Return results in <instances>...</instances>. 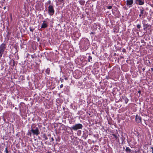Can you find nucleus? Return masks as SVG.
<instances>
[{
	"mask_svg": "<svg viewBox=\"0 0 153 153\" xmlns=\"http://www.w3.org/2000/svg\"><path fill=\"white\" fill-rule=\"evenodd\" d=\"M151 149H152V153H153V147H152L151 148Z\"/></svg>",
	"mask_w": 153,
	"mask_h": 153,
	"instance_id": "21",
	"label": "nucleus"
},
{
	"mask_svg": "<svg viewBox=\"0 0 153 153\" xmlns=\"http://www.w3.org/2000/svg\"><path fill=\"white\" fill-rule=\"evenodd\" d=\"M112 6H109L108 7V9H111V8H112Z\"/></svg>",
	"mask_w": 153,
	"mask_h": 153,
	"instance_id": "16",
	"label": "nucleus"
},
{
	"mask_svg": "<svg viewBox=\"0 0 153 153\" xmlns=\"http://www.w3.org/2000/svg\"><path fill=\"white\" fill-rule=\"evenodd\" d=\"M51 153V152H48L47 153Z\"/></svg>",
	"mask_w": 153,
	"mask_h": 153,
	"instance_id": "28",
	"label": "nucleus"
},
{
	"mask_svg": "<svg viewBox=\"0 0 153 153\" xmlns=\"http://www.w3.org/2000/svg\"><path fill=\"white\" fill-rule=\"evenodd\" d=\"M83 127L82 124L79 123L75 124L74 126H73L71 128V130H76L79 129H82Z\"/></svg>",
	"mask_w": 153,
	"mask_h": 153,
	"instance_id": "2",
	"label": "nucleus"
},
{
	"mask_svg": "<svg viewBox=\"0 0 153 153\" xmlns=\"http://www.w3.org/2000/svg\"><path fill=\"white\" fill-rule=\"evenodd\" d=\"M43 137L46 140L48 139V137L45 134H44L43 135Z\"/></svg>",
	"mask_w": 153,
	"mask_h": 153,
	"instance_id": "10",
	"label": "nucleus"
},
{
	"mask_svg": "<svg viewBox=\"0 0 153 153\" xmlns=\"http://www.w3.org/2000/svg\"><path fill=\"white\" fill-rule=\"evenodd\" d=\"M140 14H139V16L140 17H141L142 16V15L143 14L144 10L143 8L142 9H140Z\"/></svg>",
	"mask_w": 153,
	"mask_h": 153,
	"instance_id": "9",
	"label": "nucleus"
},
{
	"mask_svg": "<svg viewBox=\"0 0 153 153\" xmlns=\"http://www.w3.org/2000/svg\"><path fill=\"white\" fill-rule=\"evenodd\" d=\"M53 140H54V139L53 138V137H52L51 138V141H53Z\"/></svg>",
	"mask_w": 153,
	"mask_h": 153,
	"instance_id": "22",
	"label": "nucleus"
},
{
	"mask_svg": "<svg viewBox=\"0 0 153 153\" xmlns=\"http://www.w3.org/2000/svg\"><path fill=\"white\" fill-rule=\"evenodd\" d=\"M127 102H128V101H126V103H127Z\"/></svg>",
	"mask_w": 153,
	"mask_h": 153,
	"instance_id": "27",
	"label": "nucleus"
},
{
	"mask_svg": "<svg viewBox=\"0 0 153 153\" xmlns=\"http://www.w3.org/2000/svg\"><path fill=\"white\" fill-rule=\"evenodd\" d=\"M48 13L49 15L52 16L53 15L54 13V9L53 7L51 5H50L48 8Z\"/></svg>",
	"mask_w": 153,
	"mask_h": 153,
	"instance_id": "1",
	"label": "nucleus"
},
{
	"mask_svg": "<svg viewBox=\"0 0 153 153\" xmlns=\"http://www.w3.org/2000/svg\"><path fill=\"white\" fill-rule=\"evenodd\" d=\"M30 131L33 134V135H37L39 134L38 128L37 127L35 128H32Z\"/></svg>",
	"mask_w": 153,
	"mask_h": 153,
	"instance_id": "3",
	"label": "nucleus"
},
{
	"mask_svg": "<svg viewBox=\"0 0 153 153\" xmlns=\"http://www.w3.org/2000/svg\"><path fill=\"white\" fill-rule=\"evenodd\" d=\"M140 91H138V93H140Z\"/></svg>",
	"mask_w": 153,
	"mask_h": 153,
	"instance_id": "29",
	"label": "nucleus"
},
{
	"mask_svg": "<svg viewBox=\"0 0 153 153\" xmlns=\"http://www.w3.org/2000/svg\"><path fill=\"white\" fill-rule=\"evenodd\" d=\"M146 22V21L145 20H143L142 23L143 25V27H144V29H145V28H147L149 27V25L148 24H146L145 23V22Z\"/></svg>",
	"mask_w": 153,
	"mask_h": 153,
	"instance_id": "7",
	"label": "nucleus"
},
{
	"mask_svg": "<svg viewBox=\"0 0 153 153\" xmlns=\"http://www.w3.org/2000/svg\"><path fill=\"white\" fill-rule=\"evenodd\" d=\"M151 70H152V71H153V68H151Z\"/></svg>",
	"mask_w": 153,
	"mask_h": 153,
	"instance_id": "24",
	"label": "nucleus"
},
{
	"mask_svg": "<svg viewBox=\"0 0 153 153\" xmlns=\"http://www.w3.org/2000/svg\"><path fill=\"white\" fill-rule=\"evenodd\" d=\"M28 135H29L30 136L31 135V133L30 132H28Z\"/></svg>",
	"mask_w": 153,
	"mask_h": 153,
	"instance_id": "19",
	"label": "nucleus"
},
{
	"mask_svg": "<svg viewBox=\"0 0 153 153\" xmlns=\"http://www.w3.org/2000/svg\"><path fill=\"white\" fill-rule=\"evenodd\" d=\"M48 26L47 25L46 23H45V21H43V23L42 24L41 27V28H45L46 27Z\"/></svg>",
	"mask_w": 153,
	"mask_h": 153,
	"instance_id": "8",
	"label": "nucleus"
},
{
	"mask_svg": "<svg viewBox=\"0 0 153 153\" xmlns=\"http://www.w3.org/2000/svg\"><path fill=\"white\" fill-rule=\"evenodd\" d=\"M58 0L59 1L61 2V1H62L63 0Z\"/></svg>",
	"mask_w": 153,
	"mask_h": 153,
	"instance_id": "23",
	"label": "nucleus"
},
{
	"mask_svg": "<svg viewBox=\"0 0 153 153\" xmlns=\"http://www.w3.org/2000/svg\"><path fill=\"white\" fill-rule=\"evenodd\" d=\"M48 4H51V1H48Z\"/></svg>",
	"mask_w": 153,
	"mask_h": 153,
	"instance_id": "20",
	"label": "nucleus"
},
{
	"mask_svg": "<svg viewBox=\"0 0 153 153\" xmlns=\"http://www.w3.org/2000/svg\"><path fill=\"white\" fill-rule=\"evenodd\" d=\"M135 3L140 5H143L144 4V0H134Z\"/></svg>",
	"mask_w": 153,
	"mask_h": 153,
	"instance_id": "5",
	"label": "nucleus"
},
{
	"mask_svg": "<svg viewBox=\"0 0 153 153\" xmlns=\"http://www.w3.org/2000/svg\"><path fill=\"white\" fill-rule=\"evenodd\" d=\"M49 70H48V69H47L46 70V73H47L48 74H49Z\"/></svg>",
	"mask_w": 153,
	"mask_h": 153,
	"instance_id": "14",
	"label": "nucleus"
},
{
	"mask_svg": "<svg viewBox=\"0 0 153 153\" xmlns=\"http://www.w3.org/2000/svg\"><path fill=\"white\" fill-rule=\"evenodd\" d=\"M63 87V84H61V85H60V88H62V87Z\"/></svg>",
	"mask_w": 153,
	"mask_h": 153,
	"instance_id": "17",
	"label": "nucleus"
},
{
	"mask_svg": "<svg viewBox=\"0 0 153 153\" xmlns=\"http://www.w3.org/2000/svg\"><path fill=\"white\" fill-rule=\"evenodd\" d=\"M65 80H67L68 79H67V78H65Z\"/></svg>",
	"mask_w": 153,
	"mask_h": 153,
	"instance_id": "25",
	"label": "nucleus"
},
{
	"mask_svg": "<svg viewBox=\"0 0 153 153\" xmlns=\"http://www.w3.org/2000/svg\"><path fill=\"white\" fill-rule=\"evenodd\" d=\"M92 59V57L91 56H89L88 57V62H90V60H91Z\"/></svg>",
	"mask_w": 153,
	"mask_h": 153,
	"instance_id": "12",
	"label": "nucleus"
},
{
	"mask_svg": "<svg viewBox=\"0 0 153 153\" xmlns=\"http://www.w3.org/2000/svg\"><path fill=\"white\" fill-rule=\"evenodd\" d=\"M126 151L127 152H130L131 150L129 147H127L126 148Z\"/></svg>",
	"mask_w": 153,
	"mask_h": 153,
	"instance_id": "11",
	"label": "nucleus"
},
{
	"mask_svg": "<svg viewBox=\"0 0 153 153\" xmlns=\"http://www.w3.org/2000/svg\"><path fill=\"white\" fill-rule=\"evenodd\" d=\"M30 30L32 32H33V30L32 28H31V27H30Z\"/></svg>",
	"mask_w": 153,
	"mask_h": 153,
	"instance_id": "18",
	"label": "nucleus"
},
{
	"mask_svg": "<svg viewBox=\"0 0 153 153\" xmlns=\"http://www.w3.org/2000/svg\"><path fill=\"white\" fill-rule=\"evenodd\" d=\"M141 26L139 24H138L137 25V27L138 28H140Z\"/></svg>",
	"mask_w": 153,
	"mask_h": 153,
	"instance_id": "13",
	"label": "nucleus"
},
{
	"mask_svg": "<svg viewBox=\"0 0 153 153\" xmlns=\"http://www.w3.org/2000/svg\"><path fill=\"white\" fill-rule=\"evenodd\" d=\"M136 120L138 123H140L141 122V119L140 117L138 115H136Z\"/></svg>",
	"mask_w": 153,
	"mask_h": 153,
	"instance_id": "6",
	"label": "nucleus"
},
{
	"mask_svg": "<svg viewBox=\"0 0 153 153\" xmlns=\"http://www.w3.org/2000/svg\"><path fill=\"white\" fill-rule=\"evenodd\" d=\"M6 7H4L3 8L4 9H6Z\"/></svg>",
	"mask_w": 153,
	"mask_h": 153,
	"instance_id": "26",
	"label": "nucleus"
},
{
	"mask_svg": "<svg viewBox=\"0 0 153 153\" xmlns=\"http://www.w3.org/2000/svg\"><path fill=\"white\" fill-rule=\"evenodd\" d=\"M134 0H127L126 1V5L128 7H131L133 4Z\"/></svg>",
	"mask_w": 153,
	"mask_h": 153,
	"instance_id": "4",
	"label": "nucleus"
},
{
	"mask_svg": "<svg viewBox=\"0 0 153 153\" xmlns=\"http://www.w3.org/2000/svg\"><path fill=\"white\" fill-rule=\"evenodd\" d=\"M5 151L6 152V153H8L7 150V148H5Z\"/></svg>",
	"mask_w": 153,
	"mask_h": 153,
	"instance_id": "15",
	"label": "nucleus"
}]
</instances>
